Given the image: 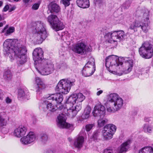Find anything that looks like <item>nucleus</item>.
<instances>
[{"instance_id": "1", "label": "nucleus", "mask_w": 153, "mask_h": 153, "mask_svg": "<svg viewBox=\"0 0 153 153\" xmlns=\"http://www.w3.org/2000/svg\"><path fill=\"white\" fill-rule=\"evenodd\" d=\"M3 46L4 55L6 56H9L12 60L15 57L17 59L18 63L20 65L27 61L26 47L21 45L16 39H7L4 42Z\"/></svg>"}, {"instance_id": "2", "label": "nucleus", "mask_w": 153, "mask_h": 153, "mask_svg": "<svg viewBox=\"0 0 153 153\" xmlns=\"http://www.w3.org/2000/svg\"><path fill=\"white\" fill-rule=\"evenodd\" d=\"M122 59H119L118 56L114 55L106 57L105 59V66L108 70L113 69L119 76L123 74L129 73L132 70L133 66V60L128 59L123 63Z\"/></svg>"}, {"instance_id": "3", "label": "nucleus", "mask_w": 153, "mask_h": 153, "mask_svg": "<svg viewBox=\"0 0 153 153\" xmlns=\"http://www.w3.org/2000/svg\"><path fill=\"white\" fill-rule=\"evenodd\" d=\"M136 16L139 19L135 20L131 24L128 29L132 30L134 32L137 31V28L141 27L142 30L145 33L148 32L150 28V21L149 18V12L145 8H143L137 11Z\"/></svg>"}, {"instance_id": "4", "label": "nucleus", "mask_w": 153, "mask_h": 153, "mask_svg": "<svg viewBox=\"0 0 153 153\" xmlns=\"http://www.w3.org/2000/svg\"><path fill=\"white\" fill-rule=\"evenodd\" d=\"M75 80L74 79H62L60 80L56 85L55 90L59 93L49 94L47 97V100L55 101L58 104H60L63 100V95L61 93L67 94L71 89V86L74 85Z\"/></svg>"}, {"instance_id": "5", "label": "nucleus", "mask_w": 153, "mask_h": 153, "mask_svg": "<svg viewBox=\"0 0 153 153\" xmlns=\"http://www.w3.org/2000/svg\"><path fill=\"white\" fill-rule=\"evenodd\" d=\"M123 103V99L117 94H111L108 98L107 111L109 113H114L118 111L122 107Z\"/></svg>"}, {"instance_id": "6", "label": "nucleus", "mask_w": 153, "mask_h": 153, "mask_svg": "<svg viewBox=\"0 0 153 153\" xmlns=\"http://www.w3.org/2000/svg\"><path fill=\"white\" fill-rule=\"evenodd\" d=\"M36 32L33 36V41L36 44H41L47 36L44 24L41 21L34 23Z\"/></svg>"}, {"instance_id": "7", "label": "nucleus", "mask_w": 153, "mask_h": 153, "mask_svg": "<svg viewBox=\"0 0 153 153\" xmlns=\"http://www.w3.org/2000/svg\"><path fill=\"white\" fill-rule=\"evenodd\" d=\"M37 71L41 74L48 75L52 73L54 70V65L49 60H44L39 69L36 68Z\"/></svg>"}, {"instance_id": "8", "label": "nucleus", "mask_w": 153, "mask_h": 153, "mask_svg": "<svg viewBox=\"0 0 153 153\" xmlns=\"http://www.w3.org/2000/svg\"><path fill=\"white\" fill-rule=\"evenodd\" d=\"M126 36L123 30L115 31L105 33L104 38L108 42L112 41L120 42L123 40Z\"/></svg>"}, {"instance_id": "9", "label": "nucleus", "mask_w": 153, "mask_h": 153, "mask_svg": "<svg viewBox=\"0 0 153 153\" xmlns=\"http://www.w3.org/2000/svg\"><path fill=\"white\" fill-rule=\"evenodd\" d=\"M47 20L52 28L56 31L62 30L65 27L63 22L59 19L56 15L53 14L49 15Z\"/></svg>"}, {"instance_id": "10", "label": "nucleus", "mask_w": 153, "mask_h": 153, "mask_svg": "<svg viewBox=\"0 0 153 153\" xmlns=\"http://www.w3.org/2000/svg\"><path fill=\"white\" fill-rule=\"evenodd\" d=\"M81 104L77 103L76 106H72L71 107L68 109H66L64 108L63 106L61 105H57L56 107V111L59 110H61L63 109L66 111L65 114L71 117L75 116L77 114V112L79 111L81 109Z\"/></svg>"}, {"instance_id": "11", "label": "nucleus", "mask_w": 153, "mask_h": 153, "mask_svg": "<svg viewBox=\"0 0 153 153\" xmlns=\"http://www.w3.org/2000/svg\"><path fill=\"white\" fill-rule=\"evenodd\" d=\"M116 130V126L113 124H109L105 126L102 131L104 139L108 140L111 139Z\"/></svg>"}, {"instance_id": "12", "label": "nucleus", "mask_w": 153, "mask_h": 153, "mask_svg": "<svg viewBox=\"0 0 153 153\" xmlns=\"http://www.w3.org/2000/svg\"><path fill=\"white\" fill-rule=\"evenodd\" d=\"M73 51L76 53L84 55L88 52L91 51V47L86 46L83 42H79L76 43L74 46Z\"/></svg>"}, {"instance_id": "13", "label": "nucleus", "mask_w": 153, "mask_h": 153, "mask_svg": "<svg viewBox=\"0 0 153 153\" xmlns=\"http://www.w3.org/2000/svg\"><path fill=\"white\" fill-rule=\"evenodd\" d=\"M57 126L60 128H71L72 129L73 125L66 122V118L63 113L59 114L57 117Z\"/></svg>"}, {"instance_id": "14", "label": "nucleus", "mask_w": 153, "mask_h": 153, "mask_svg": "<svg viewBox=\"0 0 153 153\" xmlns=\"http://www.w3.org/2000/svg\"><path fill=\"white\" fill-rule=\"evenodd\" d=\"M105 112V107L101 104H97L94 107L92 114L94 117H101L104 116Z\"/></svg>"}, {"instance_id": "15", "label": "nucleus", "mask_w": 153, "mask_h": 153, "mask_svg": "<svg viewBox=\"0 0 153 153\" xmlns=\"http://www.w3.org/2000/svg\"><path fill=\"white\" fill-rule=\"evenodd\" d=\"M36 138L34 133L32 132H30L26 136L22 137L20 139V141L23 144L27 145L34 142Z\"/></svg>"}, {"instance_id": "16", "label": "nucleus", "mask_w": 153, "mask_h": 153, "mask_svg": "<svg viewBox=\"0 0 153 153\" xmlns=\"http://www.w3.org/2000/svg\"><path fill=\"white\" fill-rule=\"evenodd\" d=\"M33 58L35 62L43 61L44 59L43 57V51L40 48H35L33 52Z\"/></svg>"}, {"instance_id": "17", "label": "nucleus", "mask_w": 153, "mask_h": 153, "mask_svg": "<svg viewBox=\"0 0 153 153\" xmlns=\"http://www.w3.org/2000/svg\"><path fill=\"white\" fill-rule=\"evenodd\" d=\"M131 140H128L122 144L120 146L115 150V153H123L126 152L129 148Z\"/></svg>"}, {"instance_id": "18", "label": "nucleus", "mask_w": 153, "mask_h": 153, "mask_svg": "<svg viewBox=\"0 0 153 153\" xmlns=\"http://www.w3.org/2000/svg\"><path fill=\"white\" fill-rule=\"evenodd\" d=\"M35 81L37 84L36 88V92L38 94H40L42 89L46 88V85L41 79L38 77L35 78Z\"/></svg>"}, {"instance_id": "19", "label": "nucleus", "mask_w": 153, "mask_h": 153, "mask_svg": "<svg viewBox=\"0 0 153 153\" xmlns=\"http://www.w3.org/2000/svg\"><path fill=\"white\" fill-rule=\"evenodd\" d=\"M27 131V129L25 127H19L14 130L13 134L16 137H20L25 134Z\"/></svg>"}, {"instance_id": "20", "label": "nucleus", "mask_w": 153, "mask_h": 153, "mask_svg": "<svg viewBox=\"0 0 153 153\" xmlns=\"http://www.w3.org/2000/svg\"><path fill=\"white\" fill-rule=\"evenodd\" d=\"M48 8L51 13H57L59 12L61 10V8L59 6L58 4L53 2H51L49 5Z\"/></svg>"}, {"instance_id": "21", "label": "nucleus", "mask_w": 153, "mask_h": 153, "mask_svg": "<svg viewBox=\"0 0 153 153\" xmlns=\"http://www.w3.org/2000/svg\"><path fill=\"white\" fill-rule=\"evenodd\" d=\"M84 141V138L82 136H79L75 139L74 142V146L78 148H81Z\"/></svg>"}, {"instance_id": "22", "label": "nucleus", "mask_w": 153, "mask_h": 153, "mask_svg": "<svg viewBox=\"0 0 153 153\" xmlns=\"http://www.w3.org/2000/svg\"><path fill=\"white\" fill-rule=\"evenodd\" d=\"M95 70V69H92V68H89L84 67L82 71L83 76L85 77L89 76L92 75Z\"/></svg>"}, {"instance_id": "23", "label": "nucleus", "mask_w": 153, "mask_h": 153, "mask_svg": "<svg viewBox=\"0 0 153 153\" xmlns=\"http://www.w3.org/2000/svg\"><path fill=\"white\" fill-rule=\"evenodd\" d=\"M76 3L79 7L83 8H88L90 5L89 0H77Z\"/></svg>"}, {"instance_id": "24", "label": "nucleus", "mask_w": 153, "mask_h": 153, "mask_svg": "<svg viewBox=\"0 0 153 153\" xmlns=\"http://www.w3.org/2000/svg\"><path fill=\"white\" fill-rule=\"evenodd\" d=\"M48 100H47L46 99L45 101H44L42 103V105L43 106L45 105L47 108L51 112H54L56 111V107L52 105V104L51 103L49 102L48 103V102H50L48 101Z\"/></svg>"}, {"instance_id": "25", "label": "nucleus", "mask_w": 153, "mask_h": 153, "mask_svg": "<svg viewBox=\"0 0 153 153\" xmlns=\"http://www.w3.org/2000/svg\"><path fill=\"white\" fill-rule=\"evenodd\" d=\"M91 111V108L90 107L87 106L86 107L82 116V118L83 119H88L89 117Z\"/></svg>"}, {"instance_id": "26", "label": "nucleus", "mask_w": 153, "mask_h": 153, "mask_svg": "<svg viewBox=\"0 0 153 153\" xmlns=\"http://www.w3.org/2000/svg\"><path fill=\"white\" fill-rule=\"evenodd\" d=\"M138 153H153V145L152 146H146L139 151Z\"/></svg>"}, {"instance_id": "27", "label": "nucleus", "mask_w": 153, "mask_h": 153, "mask_svg": "<svg viewBox=\"0 0 153 153\" xmlns=\"http://www.w3.org/2000/svg\"><path fill=\"white\" fill-rule=\"evenodd\" d=\"M77 101L76 94H74L71 95L67 100V102L68 103H71L73 106H74V104Z\"/></svg>"}, {"instance_id": "28", "label": "nucleus", "mask_w": 153, "mask_h": 153, "mask_svg": "<svg viewBox=\"0 0 153 153\" xmlns=\"http://www.w3.org/2000/svg\"><path fill=\"white\" fill-rule=\"evenodd\" d=\"M84 67L89 68H91L92 67V69H95V66L94 59L93 58H91L90 61H89Z\"/></svg>"}, {"instance_id": "29", "label": "nucleus", "mask_w": 153, "mask_h": 153, "mask_svg": "<svg viewBox=\"0 0 153 153\" xmlns=\"http://www.w3.org/2000/svg\"><path fill=\"white\" fill-rule=\"evenodd\" d=\"M12 76V73L10 70H7L4 73L3 77L5 79L8 80L11 79Z\"/></svg>"}, {"instance_id": "30", "label": "nucleus", "mask_w": 153, "mask_h": 153, "mask_svg": "<svg viewBox=\"0 0 153 153\" xmlns=\"http://www.w3.org/2000/svg\"><path fill=\"white\" fill-rule=\"evenodd\" d=\"M143 128L145 132L151 133L153 128V126L148 123H146L144 124Z\"/></svg>"}, {"instance_id": "31", "label": "nucleus", "mask_w": 153, "mask_h": 153, "mask_svg": "<svg viewBox=\"0 0 153 153\" xmlns=\"http://www.w3.org/2000/svg\"><path fill=\"white\" fill-rule=\"evenodd\" d=\"M100 130V129L95 131L94 133L92 138L94 141H97L100 140L99 138Z\"/></svg>"}, {"instance_id": "32", "label": "nucleus", "mask_w": 153, "mask_h": 153, "mask_svg": "<svg viewBox=\"0 0 153 153\" xmlns=\"http://www.w3.org/2000/svg\"><path fill=\"white\" fill-rule=\"evenodd\" d=\"M18 98L19 100H22L26 98V95L24 90L22 89H19L18 91Z\"/></svg>"}, {"instance_id": "33", "label": "nucleus", "mask_w": 153, "mask_h": 153, "mask_svg": "<svg viewBox=\"0 0 153 153\" xmlns=\"http://www.w3.org/2000/svg\"><path fill=\"white\" fill-rule=\"evenodd\" d=\"M108 120L105 118H102L99 119L98 121V124L100 127L103 126L107 123Z\"/></svg>"}, {"instance_id": "34", "label": "nucleus", "mask_w": 153, "mask_h": 153, "mask_svg": "<svg viewBox=\"0 0 153 153\" xmlns=\"http://www.w3.org/2000/svg\"><path fill=\"white\" fill-rule=\"evenodd\" d=\"M76 94L77 101L79 102H81L85 99V97L83 94L80 93Z\"/></svg>"}, {"instance_id": "35", "label": "nucleus", "mask_w": 153, "mask_h": 153, "mask_svg": "<svg viewBox=\"0 0 153 153\" xmlns=\"http://www.w3.org/2000/svg\"><path fill=\"white\" fill-rule=\"evenodd\" d=\"M40 136L41 141L43 143H45L48 139L47 135L46 134L43 133L41 134Z\"/></svg>"}, {"instance_id": "36", "label": "nucleus", "mask_w": 153, "mask_h": 153, "mask_svg": "<svg viewBox=\"0 0 153 153\" xmlns=\"http://www.w3.org/2000/svg\"><path fill=\"white\" fill-rule=\"evenodd\" d=\"M15 28L14 27H10L7 30L6 32L4 33L6 36L10 35V33H13L14 31Z\"/></svg>"}, {"instance_id": "37", "label": "nucleus", "mask_w": 153, "mask_h": 153, "mask_svg": "<svg viewBox=\"0 0 153 153\" xmlns=\"http://www.w3.org/2000/svg\"><path fill=\"white\" fill-rule=\"evenodd\" d=\"M133 0H127L123 4V6L125 8L127 9L128 8Z\"/></svg>"}, {"instance_id": "38", "label": "nucleus", "mask_w": 153, "mask_h": 153, "mask_svg": "<svg viewBox=\"0 0 153 153\" xmlns=\"http://www.w3.org/2000/svg\"><path fill=\"white\" fill-rule=\"evenodd\" d=\"M72 0H61L62 3L65 7L68 6L70 4V1Z\"/></svg>"}, {"instance_id": "39", "label": "nucleus", "mask_w": 153, "mask_h": 153, "mask_svg": "<svg viewBox=\"0 0 153 153\" xmlns=\"http://www.w3.org/2000/svg\"><path fill=\"white\" fill-rule=\"evenodd\" d=\"M41 2L40 1H39L37 3H36L34 4L32 7V9L34 10H36L38 9Z\"/></svg>"}, {"instance_id": "40", "label": "nucleus", "mask_w": 153, "mask_h": 153, "mask_svg": "<svg viewBox=\"0 0 153 153\" xmlns=\"http://www.w3.org/2000/svg\"><path fill=\"white\" fill-rule=\"evenodd\" d=\"M94 126V125L93 124H88L86 125L85 126L86 131H89Z\"/></svg>"}, {"instance_id": "41", "label": "nucleus", "mask_w": 153, "mask_h": 153, "mask_svg": "<svg viewBox=\"0 0 153 153\" xmlns=\"http://www.w3.org/2000/svg\"><path fill=\"white\" fill-rule=\"evenodd\" d=\"M112 150L111 149H107L104 150V153H113Z\"/></svg>"}, {"instance_id": "42", "label": "nucleus", "mask_w": 153, "mask_h": 153, "mask_svg": "<svg viewBox=\"0 0 153 153\" xmlns=\"http://www.w3.org/2000/svg\"><path fill=\"white\" fill-rule=\"evenodd\" d=\"M5 101L7 103H10L12 102V100L9 97H7L5 99Z\"/></svg>"}, {"instance_id": "43", "label": "nucleus", "mask_w": 153, "mask_h": 153, "mask_svg": "<svg viewBox=\"0 0 153 153\" xmlns=\"http://www.w3.org/2000/svg\"><path fill=\"white\" fill-rule=\"evenodd\" d=\"M4 98V94L2 90L0 89V100H2Z\"/></svg>"}, {"instance_id": "44", "label": "nucleus", "mask_w": 153, "mask_h": 153, "mask_svg": "<svg viewBox=\"0 0 153 153\" xmlns=\"http://www.w3.org/2000/svg\"><path fill=\"white\" fill-rule=\"evenodd\" d=\"M9 6L8 5H6L3 8V11L4 12L7 11L9 8Z\"/></svg>"}, {"instance_id": "45", "label": "nucleus", "mask_w": 153, "mask_h": 153, "mask_svg": "<svg viewBox=\"0 0 153 153\" xmlns=\"http://www.w3.org/2000/svg\"><path fill=\"white\" fill-rule=\"evenodd\" d=\"M103 92V91L102 90H100L98 91L97 93V96H99L100 94H102Z\"/></svg>"}, {"instance_id": "46", "label": "nucleus", "mask_w": 153, "mask_h": 153, "mask_svg": "<svg viewBox=\"0 0 153 153\" xmlns=\"http://www.w3.org/2000/svg\"><path fill=\"white\" fill-rule=\"evenodd\" d=\"M8 27V25H7L3 29V30L2 31V33H4L5 31V30Z\"/></svg>"}, {"instance_id": "47", "label": "nucleus", "mask_w": 153, "mask_h": 153, "mask_svg": "<svg viewBox=\"0 0 153 153\" xmlns=\"http://www.w3.org/2000/svg\"><path fill=\"white\" fill-rule=\"evenodd\" d=\"M30 0H23V2L25 4L28 3Z\"/></svg>"}, {"instance_id": "48", "label": "nucleus", "mask_w": 153, "mask_h": 153, "mask_svg": "<svg viewBox=\"0 0 153 153\" xmlns=\"http://www.w3.org/2000/svg\"><path fill=\"white\" fill-rule=\"evenodd\" d=\"M6 23V22L4 21L3 22V23H2V22L0 23V27H2L3 26V24H5Z\"/></svg>"}, {"instance_id": "49", "label": "nucleus", "mask_w": 153, "mask_h": 153, "mask_svg": "<svg viewBox=\"0 0 153 153\" xmlns=\"http://www.w3.org/2000/svg\"><path fill=\"white\" fill-rule=\"evenodd\" d=\"M47 153H54L53 151L51 150H49L48 151Z\"/></svg>"}, {"instance_id": "50", "label": "nucleus", "mask_w": 153, "mask_h": 153, "mask_svg": "<svg viewBox=\"0 0 153 153\" xmlns=\"http://www.w3.org/2000/svg\"><path fill=\"white\" fill-rule=\"evenodd\" d=\"M3 4V2L2 1H0V7L2 6Z\"/></svg>"}, {"instance_id": "51", "label": "nucleus", "mask_w": 153, "mask_h": 153, "mask_svg": "<svg viewBox=\"0 0 153 153\" xmlns=\"http://www.w3.org/2000/svg\"><path fill=\"white\" fill-rule=\"evenodd\" d=\"M3 19H2V16L0 14V21L1 20H2Z\"/></svg>"}, {"instance_id": "52", "label": "nucleus", "mask_w": 153, "mask_h": 153, "mask_svg": "<svg viewBox=\"0 0 153 153\" xmlns=\"http://www.w3.org/2000/svg\"><path fill=\"white\" fill-rule=\"evenodd\" d=\"M68 139L70 142H71L72 140V139L71 138H68Z\"/></svg>"}, {"instance_id": "53", "label": "nucleus", "mask_w": 153, "mask_h": 153, "mask_svg": "<svg viewBox=\"0 0 153 153\" xmlns=\"http://www.w3.org/2000/svg\"><path fill=\"white\" fill-rule=\"evenodd\" d=\"M14 10V9H13V8L12 9H10V12H11V11H12L13 10Z\"/></svg>"}, {"instance_id": "54", "label": "nucleus", "mask_w": 153, "mask_h": 153, "mask_svg": "<svg viewBox=\"0 0 153 153\" xmlns=\"http://www.w3.org/2000/svg\"><path fill=\"white\" fill-rule=\"evenodd\" d=\"M146 119H147V118H145V120H146V121H148V120H146Z\"/></svg>"}, {"instance_id": "55", "label": "nucleus", "mask_w": 153, "mask_h": 153, "mask_svg": "<svg viewBox=\"0 0 153 153\" xmlns=\"http://www.w3.org/2000/svg\"><path fill=\"white\" fill-rule=\"evenodd\" d=\"M14 0V1H16V2L18 1H19V0Z\"/></svg>"}, {"instance_id": "56", "label": "nucleus", "mask_w": 153, "mask_h": 153, "mask_svg": "<svg viewBox=\"0 0 153 153\" xmlns=\"http://www.w3.org/2000/svg\"><path fill=\"white\" fill-rule=\"evenodd\" d=\"M95 1H98V0H94Z\"/></svg>"}, {"instance_id": "57", "label": "nucleus", "mask_w": 153, "mask_h": 153, "mask_svg": "<svg viewBox=\"0 0 153 153\" xmlns=\"http://www.w3.org/2000/svg\"><path fill=\"white\" fill-rule=\"evenodd\" d=\"M61 69H62V66L61 68H60Z\"/></svg>"}]
</instances>
